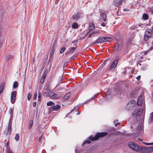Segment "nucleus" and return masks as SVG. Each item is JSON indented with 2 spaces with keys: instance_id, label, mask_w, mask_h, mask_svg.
<instances>
[{
  "instance_id": "43",
  "label": "nucleus",
  "mask_w": 153,
  "mask_h": 153,
  "mask_svg": "<svg viewBox=\"0 0 153 153\" xmlns=\"http://www.w3.org/2000/svg\"><path fill=\"white\" fill-rule=\"evenodd\" d=\"M42 137H40L39 139V141L40 142H41L42 141Z\"/></svg>"
},
{
  "instance_id": "59",
  "label": "nucleus",
  "mask_w": 153,
  "mask_h": 153,
  "mask_svg": "<svg viewBox=\"0 0 153 153\" xmlns=\"http://www.w3.org/2000/svg\"><path fill=\"white\" fill-rule=\"evenodd\" d=\"M79 111H78V113H77V114L76 115H79Z\"/></svg>"
},
{
  "instance_id": "30",
  "label": "nucleus",
  "mask_w": 153,
  "mask_h": 153,
  "mask_svg": "<svg viewBox=\"0 0 153 153\" xmlns=\"http://www.w3.org/2000/svg\"><path fill=\"white\" fill-rule=\"evenodd\" d=\"M19 135L18 134H16V135L15 138V139L17 141H18L19 140Z\"/></svg>"
},
{
  "instance_id": "4",
  "label": "nucleus",
  "mask_w": 153,
  "mask_h": 153,
  "mask_svg": "<svg viewBox=\"0 0 153 153\" xmlns=\"http://www.w3.org/2000/svg\"><path fill=\"white\" fill-rule=\"evenodd\" d=\"M112 39L111 38L109 37H101L98 38L93 44L102 43L107 41H110Z\"/></svg>"
},
{
  "instance_id": "57",
  "label": "nucleus",
  "mask_w": 153,
  "mask_h": 153,
  "mask_svg": "<svg viewBox=\"0 0 153 153\" xmlns=\"http://www.w3.org/2000/svg\"><path fill=\"white\" fill-rule=\"evenodd\" d=\"M152 30V32H153V26L152 27V30Z\"/></svg>"
},
{
  "instance_id": "10",
  "label": "nucleus",
  "mask_w": 153,
  "mask_h": 153,
  "mask_svg": "<svg viewBox=\"0 0 153 153\" xmlns=\"http://www.w3.org/2000/svg\"><path fill=\"white\" fill-rule=\"evenodd\" d=\"M118 63V60H115L111 64L110 69L111 70H113L116 68Z\"/></svg>"
},
{
  "instance_id": "51",
  "label": "nucleus",
  "mask_w": 153,
  "mask_h": 153,
  "mask_svg": "<svg viewBox=\"0 0 153 153\" xmlns=\"http://www.w3.org/2000/svg\"><path fill=\"white\" fill-rule=\"evenodd\" d=\"M123 10L124 11H128V10L127 9H124Z\"/></svg>"
},
{
  "instance_id": "8",
  "label": "nucleus",
  "mask_w": 153,
  "mask_h": 153,
  "mask_svg": "<svg viewBox=\"0 0 153 153\" xmlns=\"http://www.w3.org/2000/svg\"><path fill=\"white\" fill-rule=\"evenodd\" d=\"M100 20L101 21H103L104 22H106V15L105 14V12L103 10H101L100 12Z\"/></svg>"
},
{
  "instance_id": "52",
  "label": "nucleus",
  "mask_w": 153,
  "mask_h": 153,
  "mask_svg": "<svg viewBox=\"0 0 153 153\" xmlns=\"http://www.w3.org/2000/svg\"><path fill=\"white\" fill-rule=\"evenodd\" d=\"M153 49V45L150 48L149 50H152Z\"/></svg>"
},
{
  "instance_id": "39",
  "label": "nucleus",
  "mask_w": 153,
  "mask_h": 153,
  "mask_svg": "<svg viewBox=\"0 0 153 153\" xmlns=\"http://www.w3.org/2000/svg\"><path fill=\"white\" fill-rule=\"evenodd\" d=\"M75 57V56H74V55H73L72 56H71V57L70 58V60H72V59H74V58Z\"/></svg>"
},
{
  "instance_id": "36",
  "label": "nucleus",
  "mask_w": 153,
  "mask_h": 153,
  "mask_svg": "<svg viewBox=\"0 0 153 153\" xmlns=\"http://www.w3.org/2000/svg\"><path fill=\"white\" fill-rule=\"evenodd\" d=\"M45 78V77H42V78L41 80H40V82H41L42 83H43L44 81Z\"/></svg>"
},
{
  "instance_id": "32",
  "label": "nucleus",
  "mask_w": 153,
  "mask_h": 153,
  "mask_svg": "<svg viewBox=\"0 0 153 153\" xmlns=\"http://www.w3.org/2000/svg\"><path fill=\"white\" fill-rule=\"evenodd\" d=\"M65 50V47H63L60 50V53H63Z\"/></svg>"
},
{
  "instance_id": "1",
  "label": "nucleus",
  "mask_w": 153,
  "mask_h": 153,
  "mask_svg": "<svg viewBox=\"0 0 153 153\" xmlns=\"http://www.w3.org/2000/svg\"><path fill=\"white\" fill-rule=\"evenodd\" d=\"M108 135V133L106 132L97 133L94 137L91 135L87 139L84 141L82 144L83 146L86 143L89 144L91 141L97 140L100 137H102Z\"/></svg>"
},
{
  "instance_id": "29",
  "label": "nucleus",
  "mask_w": 153,
  "mask_h": 153,
  "mask_svg": "<svg viewBox=\"0 0 153 153\" xmlns=\"http://www.w3.org/2000/svg\"><path fill=\"white\" fill-rule=\"evenodd\" d=\"M53 104V102L52 101H49L47 103V105L48 106H50L52 105Z\"/></svg>"
},
{
  "instance_id": "20",
  "label": "nucleus",
  "mask_w": 153,
  "mask_h": 153,
  "mask_svg": "<svg viewBox=\"0 0 153 153\" xmlns=\"http://www.w3.org/2000/svg\"><path fill=\"white\" fill-rule=\"evenodd\" d=\"M33 124V121L32 120H30L29 124H28V128L29 129H30L32 127Z\"/></svg>"
},
{
  "instance_id": "2",
  "label": "nucleus",
  "mask_w": 153,
  "mask_h": 153,
  "mask_svg": "<svg viewBox=\"0 0 153 153\" xmlns=\"http://www.w3.org/2000/svg\"><path fill=\"white\" fill-rule=\"evenodd\" d=\"M128 146L131 149L134 151L140 153H145L144 151L146 150V148L137 145L134 142H131L128 143Z\"/></svg>"
},
{
  "instance_id": "6",
  "label": "nucleus",
  "mask_w": 153,
  "mask_h": 153,
  "mask_svg": "<svg viewBox=\"0 0 153 153\" xmlns=\"http://www.w3.org/2000/svg\"><path fill=\"white\" fill-rule=\"evenodd\" d=\"M136 103V101L133 100L129 101L126 105V108L128 110L132 109L135 105Z\"/></svg>"
},
{
  "instance_id": "44",
  "label": "nucleus",
  "mask_w": 153,
  "mask_h": 153,
  "mask_svg": "<svg viewBox=\"0 0 153 153\" xmlns=\"http://www.w3.org/2000/svg\"><path fill=\"white\" fill-rule=\"evenodd\" d=\"M54 44H53V46L52 47L51 51H53V49L54 48ZM51 53H50L51 54Z\"/></svg>"
},
{
  "instance_id": "19",
  "label": "nucleus",
  "mask_w": 153,
  "mask_h": 153,
  "mask_svg": "<svg viewBox=\"0 0 153 153\" xmlns=\"http://www.w3.org/2000/svg\"><path fill=\"white\" fill-rule=\"evenodd\" d=\"M13 56L12 55H8L6 57V59L7 60L8 62L10 60L13 59Z\"/></svg>"
},
{
  "instance_id": "61",
  "label": "nucleus",
  "mask_w": 153,
  "mask_h": 153,
  "mask_svg": "<svg viewBox=\"0 0 153 153\" xmlns=\"http://www.w3.org/2000/svg\"><path fill=\"white\" fill-rule=\"evenodd\" d=\"M89 100H88V101H86L85 102V103H86L87 102H89Z\"/></svg>"
},
{
  "instance_id": "33",
  "label": "nucleus",
  "mask_w": 153,
  "mask_h": 153,
  "mask_svg": "<svg viewBox=\"0 0 153 153\" xmlns=\"http://www.w3.org/2000/svg\"><path fill=\"white\" fill-rule=\"evenodd\" d=\"M32 95L30 93H29L27 95V99L28 100H30V99L31 98Z\"/></svg>"
},
{
  "instance_id": "45",
  "label": "nucleus",
  "mask_w": 153,
  "mask_h": 153,
  "mask_svg": "<svg viewBox=\"0 0 153 153\" xmlns=\"http://www.w3.org/2000/svg\"><path fill=\"white\" fill-rule=\"evenodd\" d=\"M150 50H149H149H147V51H145L144 52V54H146L147 53H148V52H149V51H150Z\"/></svg>"
},
{
  "instance_id": "35",
  "label": "nucleus",
  "mask_w": 153,
  "mask_h": 153,
  "mask_svg": "<svg viewBox=\"0 0 153 153\" xmlns=\"http://www.w3.org/2000/svg\"><path fill=\"white\" fill-rule=\"evenodd\" d=\"M9 142L8 140L5 144V146L6 147H9Z\"/></svg>"
},
{
  "instance_id": "22",
  "label": "nucleus",
  "mask_w": 153,
  "mask_h": 153,
  "mask_svg": "<svg viewBox=\"0 0 153 153\" xmlns=\"http://www.w3.org/2000/svg\"><path fill=\"white\" fill-rule=\"evenodd\" d=\"M5 152L6 153H11L12 152L10 148L9 147H6Z\"/></svg>"
},
{
  "instance_id": "14",
  "label": "nucleus",
  "mask_w": 153,
  "mask_h": 153,
  "mask_svg": "<svg viewBox=\"0 0 153 153\" xmlns=\"http://www.w3.org/2000/svg\"><path fill=\"white\" fill-rule=\"evenodd\" d=\"M60 96L59 94H54L52 95L51 97L52 99H58L60 98Z\"/></svg>"
},
{
  "instance_id": "28",
  "label": "nucleus",
  "mask_w": 153,
  "mask_h": 153,
  "mask_svg": "<svg viewBox=\"0 0 153 153\" xmlns=\"http://www.w3.org/2000/svg\"><path fill=\"white\" fill-rule=\"evenodd\" d=\"M89 27L90 29V30H93L94 28V25L93 24H91L89 26Z\"/></svg>"
},
{
  "instance_id": "49",
  "label": "nucleus",
  "mask_w": 153,
  "mask_h": 153,
  "mask_svg": "<svg viewBox=\"0 0 153 153\" xmlns=\"http://www.w3.org/2000/svg\"><path fill=\"white\" fill-rule=\"evenodd\" d=\"M119 124H120V123H116L115 124V126H117L118 125H119Z\"/></svg>"
},
{
  "instance_id": "41",
  "label": "nucleus",
  "mask_w": 153,
  "mask_h": 153,
  "mask_svg": "<svg viewBox=\"0 0 153 153\" xmlns=\"http://www.w3.org/2000/svg\"><path fill=\"white\" fill-rule=\"evenodd\" d=\"M105 25H106V24H105V23L104 22H103V23H102L101 24V25L103 27L105 26Z\"/></svg>"
},
{
  "instance_id": "25",
  "label": "nucleus",
  "mask_w": 153,
  "mask_h": 153,
  "mask_svg": "<svg viewBox=\"0 0 153 153\" xmlns=\"http://www.w3.org/2000/svg\"><path fill=\"white\" fill-rule=\"evenodd\" d=\"M18 85V83L16 81H15L13 83V87L14 88H16Z\"/></svg>"
},
{
  "instance_id": "50",
  "label": "nucleus",
  "mask_w": 153,
  "mask_h": 153,
  "mask_svg": "<svg viewBox=\"0 0 153 153\" xmlns=\"http://www.w3.org/2000/svg\"><path fill=\"white\" fill-rule=\"evenodd\" d=\"M152 100L153 101V92L152 93Z\"/></svg>"
},
{
  "instance_id": "11",
  "label": "nucleus",
  "mask_w": 153,
  "mask_h": 153,
  "mask_svg": "<svg viewBox=\"0 0 153 153\" xmlns=\"http://www.w3.org/2000/svg\"><path fill=\"white\" fill-rule=\"evenodd\" d=\"M126 0H115L114 2V4L116 6L118 7L123 2H125Z\"/></svg>"
},
{
  "instance_id": "18",
  "label": "nucleus",
  "mask_w": 153,
  "mask_h": 153,
  "mask_svg": "<svg viewBox=\"0 0 153 153\" xmlns=\"http://www.w3.org/2000/svg\"><path fill=\"white\" fill-rule=\"evenodd\" d=\"M71 96V93L70 92H68L66 94L64 97V99L65 100H66L68 99Z\"/></svg>"
},
{
  "instance_id": "37",
  "label": "nucleus",
  "mask_w": 153,
  "mask_h": 153,
  "mask_svg": "<svg viewBox=\"0 0 153 153\" xmlns=\"http://www.w3.org/2000/svg\"><path fill=\"white\" fill-rule=\"evenodd\" d=\"M37 97V93H36L34 94L33 96V98L34 99H36Z\"/></svg>"
},
{
  "instance_id": "16",
  "label": "nucleus",
  "mask_w": 153,
  "mask_h": 153,
  "mask_svg": "<svg viewBox=\"0 0 153 153\" xmlns=\"http://www.w3.org/2000/svg\"><path fill=\"white\" fill-rule=\"evenodd\" d=\"M146 148V150L144 151L145 153H146V150L148 152H152L153 151V146L148 148Z\"/></svg>"
},
{
  "instance_id": "56",
  "label": "nucleus",
  "mask_w": 153,
  "mask_h": 153,
  "mask_svg": "<svg viewBox=\"0 0 153 153\" xmlns=\"http://www.w3.org/2000/svg\"><path fill=\"white\" fill-rule=\"evenodd\" d=\"M138 140L140 141H141L142 140V139H138Z\"/></svg>"
},
{
  "instance_id": "54",
  "label": "nucleus",
  "mask_w": 153,
  "mask_h": 153,
  "mask_svg": "<svg viewBox=\"0 0 153 153\" xmlns=\"http://www.w3.org/2000/svg\"><path fill=\"white\" fill-rule=\"evenodd\" d=\"M117 120H115L114 121V123H115L116 122H117Z\"/></svg>"
},
{
  "instance_id": "31",
  "label": "nucleus",
  "mask_w": 153,
  "mask_h": 153,
  "mask_svg": "<svg viewBox=\"0 0 153 153\" xmlns=\"http://www.w3.org/2000/svg\"><path fill=\"white\" fill-rule=\"evenodd\" d=\"M41 94L40 92H39L38 96V100L39 101H40L41 100Z\"/></svg>"
},
{
  "instance_id": "60",
  "label": "nucleus",
  "mask_w": 153,
  "mask_h": 153,
  "mask_svg": "<svg viewBox=\"0 0 153 153\" xmlns=\"http://www.w3.org/2000/svg\"><path fill=\"white\" fill-rule=\"evenodd\" d=\"M69 52H67L66 53H65V54L66 55V54H68L69 53Z\"/></svg>"
},
{
  "instance_id": "53",
  "label": "nucleus",
  "mask_w": 153,
  "mask_h": 153,
  "mask_svg": "<svg viewBox=\"0 0 153 153\" xmlns=\"http://www.w3.org/2000/svg\"><path fill=\"white\" fill-rule=\"evenodd\" d=\"M74 108H74L72 110H71V111H70V112L69 113V114L71 112H72L73 111V110L74 109Z\"/></svg>"
},
{
  "instance_id": "17",
  "label": "nucleus",
  "mask_w": 153,
  "mask_h": 153,
  "mask_svg": "<svg viewBox=\"0 0 153 153\" xmlns=\"http://www.w3.org/2000/svg\"><path fill=\"white\" fill-rule=\"evenodd\" d=\"M5 86V85L4 83H2L0 85V94L2 92Z\"/></svg>"
},
{
  "instance_id": "40",
  "label": "nucleus",
  "mask_w": 153,
  "mask_h": 153,
  "mask_svg": "<svg viewBox=\"0 0 153 153\" xmlns=\"http://www.w3.org/2000/svg\"><path fill=\"white\" fill-rule=\"evenodd\" d=\"M36 102H33V107L36 106Z\"/></svg>"
},
{
  "instance_id": "26",
  "label": "nucleus",
  "mask_w": 153,
  "mask_h": 153,
  "mask_svg": "<svg viewBox=\"0 0 153 153\" xmlns=\"http://www.w3.org/2000/svg\"><path fill=\"white\" fill-rule=\"evenodd\" d=\"M48 69H46L44 73L43 74V77L45 78V77L46 76V75L48 72Z\"/></svg>"
},
{
  "instance_id": "62",
  "label": "nucleus",
  "mask_w": 153,
  "mask_h": 153,
  "mask_svg": "<svg viewBox=\"0 0 153 153\" xmlns=\"http://www.w3.org/2000/svg\"><path fill=\"white\" fill-rule=\"evenodd\" d=\"M105 61L104 62V64H105Z\"/></svg>"
},
{
  "instance_id": "21",
  "label": "nucleus",
  "mask_w": 153,
  "mask_h": 153,
  "mask_svg": "<svg viewBox=\"0 0 153 153\" xmlns=\"http://www.w3.org/2000/svg\"><path fill=\"white\" fill-rule=\"evenodd\" d=\"M150 117L149 118V122H151L153 121V111L150 114Z\"/></svg>"
},
{
  "instance_id": "13",
  "label": "nucleus",
  "mask_w": 153,
  "mask_h": 153,
  "mask_svg": "<svg viewBox=\"0 0 153 153\" xmlns=\"http://www.w3.org/2000/svg\"><path fill=\"white\" fill-rule=\"evenodd\" d=\"M142 111L143 110L141 108L135 110V112L136 115L137 116H140L142 114Z\"/></svg>"
},
{
  "instance_id": "58",
  "label": "nucleus",
  "mask_w": 153,
  "mask_h": 153,
  "mask_svg": "<svg viewBox=\"0 0 153 153\" xmlns=\"http://www.w3.org/2000/svg\"><path fill=\"white\" fill-rule=\"evenodd\" d=\"M142 25V24H139V25H138V26H140V27H141V25Z\"/></svg>"
},
{
  "instance_id": "12",
  "label": "nucleus",
  "mask_w": 153,
  "mask_h": 153,
  "mask_svg": "<svg viewBox=\"0 0 153 153\" xmlns=\"http://www.w3.org/2000/svg\"><path fill=\"white\" fill-rule=\"evenodd\" d=\"M82 17V16H81V13H78L72 16V18L73 19L77 21V20L80 19V17Z\"/></svg>"
},
{
  "instance_id": "15",
  "label": "nucleus",
  "mask_w": 153,
  "mask_h": 153,
  "mask_svg": "<svg viewBox=\"0 0 153 153\" xmlns=\"http://www.w3.org/2000/svg\"><path fill=\"white\" fill-rule=\"evenodd\" d=\"M61 106L59 105H56L55 106H51L50 107V108H51L52 109H53L55 110H57L59 109L60 108Z\"/></svg>"
},
{
  "instance_id": "23",
  "label": "nucleus",
  "mask_w": 153,
  "mask_h": 153,
  "mask_svg": "<svg viewBox=\"0 0 153 153\" xmlns=\"http://www.w3.org/2000/svg\"><path fill=\"white\" fill-rule=\"evenodd\" d=\"M78 27V25L77 23H74L72 25V27L74 28H77Z\"/></svg>"
},
{
  "instance_id": "34",
  "label": "nucleus",
  "mask_w": 153,
  "mask_h": 153,
  "mask_svg": "<svg viewBox=\"0 0 153 153\" xmlns=\"http://www.w3.org/2000/svg\"><path fill=\"white\" fill-rule=\"evenodd\" d=\"M143 143L146 145H153V142L152 143H146V142H143Z\"/></svg>"
},
{
  "instance_id": "5",
  "label": "nucleus",
  "mask_w": 153,
  "mask_h": 153,
  "mask_svg": "<svg viewBox=\"0 0 153 153\" xmlns=\"http://www.w3.org/2000/svg\"><path fill=\"white\" fill-rule=\"evenodd\" d=\"M152 30L151 29H148L146 30L145 32V34L144 36V39L145 41L148 40L152 36Z\"/></svg>"
},
{
  "instance_id": "3",
  "label": "nucleus",
  "mask_w": 153,
  "mask_h": 153,
  "mask_svg": "<svg viewBox=\"0 0 153 153\" xmlns=\"http://www.w3.org/2000/svg\"><path fill=\"white\" fill-rule=\"evenodd\" d=\"M14 108H10L9 110V113L10 115V118L9 120V124L7 129V133L10 134L11 133V126H12V121L11 119L13 117V114Z\"/></svg>"
},
{
  "instance_id": "38",
  "label": "nucleus",
  "mask_w": 153,
  "mask_h": 153,
  "mask_svg": "<svg viewBox=\"0 0 153 153\" xmlns=\"http://www.w3.org/2000/svg\"><path fill=\"white\" fill-rule=\"evenodd\" d=\"M137 128L138 130H139L140 131L142 129V127L141 126L139 125L137 126Z\"/></svg>"
},
{
  "instance_id": "9",
  "label": "nucleus",
  "mask_w": 153,
  "mask_h": 153,
  "mask_svg": "<svg viewBox=\"0 0 153 153\" xmlns=\"http://www.w3.org/2000/svg\"><path fill=\"white\" fill-rule=\"evenodd\" d=\"M144 99L143 95V94H140L138 98L137 104L139 105H142L143 102V99Z\"/></svg>"
},
{
  "instance_id": "7",
  "label": "nucleus",
  "mask_w": 153,
  "mask_h": 153,
  "mask_svg": "<svg viewBox=\"0 0 153 153\" xmlns=\"http://www.w3.org/2000/svg\"><path fill=\"white\" fill-rule=\"evenodd\" d=\"M16 94L17 92L16 91H14L11 92L10 101L11 103L12 104H14L15 102Z\"/></svg>"
},
{
  "instance_id": "55",
  "label": "nucleus",
  "mask_w": 153,
  "mask_h": 153,
  "mask_svg": "<svg viewBox=\"0 0 153 153\" xmlns=\"http://www.w3.org/2000/svg\"><path fill=\"white\" fill-rule=\"evenodd\" d=\"M76 42L75 41V40H74V41H73V42H72V43H76Z\"/></svg>"
},
{
  "instance_id": "47",
  "label": "nucleus",
  "mask_w": 153,
  "mask_h": 153,
  "mask_svg": "<svg viewBox=\"0 0 153 153\" xmlns=\"http://www.w3.org/2000/svg\"><path fill=\"white\" fill-rule=\"evenodd\" d=\"M93 34V33H90L89 35V37H90Z\"/></svg>"
},
{
  "instance_id": "27",
  "label": "nucleus",
  "mask_w": 153,
  "mask_h": 153,
  "mask_svg": "<svg viewBox=\"0 0 153 153\" xmlns=\"http://www.w3.org/2000/svg\"><path fill=\"white\" fill-rule=\"evenodd\" d=\"M76 47H71L69 49V52L72 53L76 49Z\"/></svg>"
},
{
  "instance_id": "48",
  "label": "nucleus",
  "mask_w": 153,
  "mask_h": 153,
  "mask_svg": "<svg viewBox=\"0 0 153 153\" xmlns=\"http://www.w3.org/2000/svg\"><path fill=\"white\" fill-rule=\"evenodd\" d=\"M97 95H98V94H96L93 97H92L91 98V99H92L93 98H94V97H97Z\"/></svg>"
},
{
  "instance_id": "46",
  "label": "nucleus",
  "mask_w": 153,
  "mask_h": 153,
  "mask_svg": "<svg viewBox=\"0 0 153 153\" xmlns=\"http://www.w3.org/2000/svg\"><path fill=\"white\" fill-rule=\"evenodd\" d=\"M98 32H99V31H94L92 33H93V34H94V33H97Z\"/></svg>"
},
{
  "instance_id": "42",
  "label": "nucleus",
  "mask_w": 153,
  "mask_h": 153,
  "mask_svg": "<svg viewBox=\"0 0 153 153\" xmlns=\"http://www.w3.org/2000/svg\"><path fill=\"white\" fill-rule=\"evenodd\" d=\"M141 78L140 76H138L136 77V79L138 80H139Z\"/></svg>"
},
{
  "instance_id": "24",
  "label": "nucleus",
  "mask_w": 153,
  "mask_h": 153,
  "mask_svg": "<svg viewBox=\"0 0 153 153\" xmlns=\"http://www.w3.org/2000/svg\"><path fill=\"white\" fill-rule=\"evenodd\" d=\"M143 18L144 19L146 20L148 19V16L147 14L144 13L143 15Z\"/></svg>"
}]
</instances>
